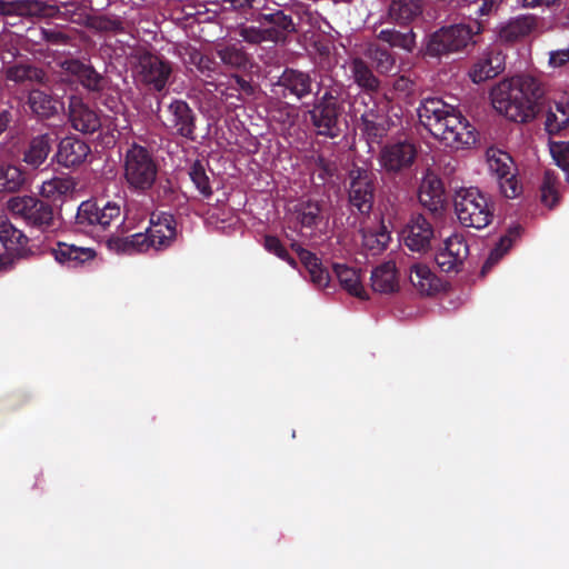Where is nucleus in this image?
<instances>
[{
	"label": "nucleus",
	"instance_id": "40",
	"mask_svg": "<svg viewBox=\"0 0 569 569\" xmlns=\"http://www.w3.org/2000/svg\"><path fill=\"white\" fill-rule=\"evenodd\" d=\"M421 13V4L418 0L393 1L389 9L390 18L398 23H407Z\"/></svg>",
	"mask_w": 569,
	"mask_h": 569
},
{
	"label": "nucleus",
	"instance_id": "21",
	"mask_svg": "<svg viewBox=\"0 0 569 569\" xmlns=\"http://www.w3.org/2000/svg\"><path fill=\"white\" fill-rule=\"evenodd\" d=\"M167 126L179 136L193 139V113L187 102L176 100L169 104Z\"/></svg>",
	"mask_w": 569,
	"mask_h": 569
},
{
	"label": "nucleus",
	"instance_id": "4",
	"mask_svg": "<svg viewBox=\"0 0 569 569\" xmlns=\"http://www.w3.org/2000/svg\"><path fill=\"white\" fill-rule=\"evenodd\" d=\"M453 207L456 216L463 227L482 229L493 218L492 203L476 187L458 189L455 193Z\"/></svg>",
	"mask_w": 569,
	"mask_h": 569
},
{
	"label": "nucleus",
	"instance_id": "1",
	"mask_svg": "<svg viewBox=\"0 0 569 569\" xmlns=\"http://www.w3.org/2000/svg\"><path fill=\"white\" fill-rule=\"evenodd\" d=\"M420 122L452 149H465L477 141L475 128L455 106L439 98H427L418 108Z\"/></svg>",
	"mask_w": 569,
	"mask_h": 569
},
{
	"label": "nucleus",
	"instance_id": "33",
	"mask_svg": "<svg viewBox=\"0 0 569 569\" xmlns=\"http://www.w3.org/2000/svg\"><path fill=\"white\" fill-rule=\"evenodd\" d=\"M51 139L47 134L33 138L23 153V161L32 167H40L51 151Z\"/></svg>",
	"mask_w": 569,
	"mask_h": 569
},
{
	"label": "nucleus",
	"instance_id": "49",
	"mask_svg": "<svg viewBox=\"0 0 569 569\" xmlns=\"http://www.w3.org/2000/svg\"><path fill=\"white\" fill-rule=\"evenodd\" d=\"M569 62V47L549 52L548 66L552 69L561 68Z\"/></svg>",
	"mask_w": 569,
	"mask_h": 569
},
{
	"label": "nucleus",
	"instance_id": "11",
	"mask_svg": "<svg viewBox=\"0 0 569 569\" xmlns=\"http://www.w3.org/2000/svg\"><path fill=\"white\" fill-rule=\"evenodd\" d=\"M134 77L142 83L161 91L171 76V63L151 52H140L137 54L134 64Z\"/></svg>",
	"mask_w": 569,
	"mask_h": 569
},
{
	"label": "nucleus",
	"instance_id": "34",
	"mask_svg": "<svg viewBox=\"0 0 569 569\" xmlns=\"http://www.w3.org/2000/svg\"><path fill=\"white\" fill-rule=\"evenodd\" d=\"M569 124V103L560 100L549 104L546 114V130L550 134H556Z\"/></svg>",
	"mask_w": 569,
	"mask_h": 569
},
{
	"label": "nucleus",
	"instance_id": "22",
	"mask_svg": "<svg viewBox=\"0 0 569 569\" xmlns=\"http://www.w3.org/2000/svg\"><path fill=\"white\" fill-rule=\"evenodd\" d=\"M51 254L61 266L78 268L96 257V251L88 247H77L64 242H58L51 248Z\"/></svg>",
	"mask_w": 569,
	"mask_h": 569
},
{
	"label": "nucleus",
	"instance_id": "20",
	"mask_svg": "<svg viewBox=\"0 0 569 569\" xmlns=\"http://www.w3.org/2000/svg\"><path fill=\"white\" fill-rule=\"evenodd\" d=\"M69 117L72 127L81 132H94L101 126L97 112L79 97L72 96L69 102Z\"/></svg>",
	"mask_w": 569,
	"mask_h": 569
},
{
	"label": "nucleus",
	"instance_id": "27",
	"mask_svg": "<svg viewBox=\"0 0 569 569\" xmlns=\"http://www.w3.org/2000/svg\"><path fill=\"white\" fill-rule=\"evenodd\" d=\"M537 22L532 16H519L503 23L498 30V38L503 42H513L530 34Z\"/></svg>",
	"mask_w": 569,
	"mask_h": 569
},
{
	"label": "nucleus",
	"instance_id": "39",
	"mask_svg": "<svg viewBox=\"0 0 569 569\" xmlns=\"http://www.w3.org/2000/svg\"><path fill=\"white\" fill-rule=\"evenodd\" d=\"M24 182L26 176L21 168L10 163H0V191H18Z\"/></svg>",
	"mask_w": 569,
	"mask_h": 569
},
{
	"label": "nucleus",
	"instance_id": "15",
	"mask_svg": "<svg viewBox=\"0 0 569 569\" xmlns=\"http://www.w3.org/2000/svg\"><path fill=\"white\" fill-rule=\"evenodd\" d=\"M469 254V247L460 233L446 238L436 253V262L445 272L458 271Z\"/></svg>",
	"mask_w": 569,
	"mask_h": 569
},
{
	"label": "nucleus",
	"instance_id": "8",
	"mask_svg": "<svg viewBox=\"0 0 569 569\" xmlns=\"http://www.w3.org/2000/svg\"><path fill=\"white\" fill-rule=\"evenodd\" d=\"M353 117L361 120V130L369 141L380 140L389 129V120L371 94L365 93L355 99L351 106Z\"/></svg>",
	"mask_w": 569,
	"mask_h": 569
},
{
	"label": "nucleus",
	"instance_id": "46",
	"mask_svg": "<svg viewBox=\"0 0 569 569\" xmlns=\"http://www.w3.org/2000/svg\"><path fill=\"white\" fill-rule=\"evenodd\" d=\"M550 152L557 166L562 170H569V142H555L550 146Z\"/></svg>",
	"mask_w": 569,
	"mask_h": 569
},
{
	"label": "nucleus",
	"instance_id": "47",
	"mask_svg": "<svg viewBox=\"0 0 569 569\" xmlns=\"http://www.w3.org/2000/svg\"><path fill=\"white\" fill-rule=\"evenodd\" d=\"M264 248L269 252L279 257L280 259L286 260L289 264H291L293 267L296 266L295 261L288 256L286 248L282 246V243L280 242V240L278 238L272 237V236H267L264 238Z\"/></svg>",
	"mask_w": 569,
	"mask_h": 569
},
{
	"label": "nucleus",
	"instance_id": "14",
	"mask_svg": "<svg viewBox=\"0 0 569 569\" xmlns=\"http://www.w3.org/2000/svg\"><path fill=\"white\" fill-rule=\"evenodd\" d=\"M349 202L360 213H368L372 208V174L365 168L355 167L349 172Z\"/></svg>",
	"mask_w": 569,
	"mask_h": 569
},
{
	"label": "nucleus",
	"instance_id": "23",
	"mask_svg": "<svg viewBox=\"0 0 569 569\" xmlns=\"http://www.w3.org/2000/svg\"><path fill=\"white\" fill-rule=\"evenodd\" d=\"M505 68V58L499 51L488 50L471 68L469 76L475 83H481L498 76Z\"/></svg>",
	"mask_w": 569,
	"mask_h": 569
},
{
	"label": "nucleus",
	"instance_id": "6",
	"mask_svg": "<svg viewBox=\"0 0 569 569\" xmlns=\"http://www.w3.org/2000/svg\"><path fill=\"white\" fill-rule=\"evenodd\" d=\"M481 29L479 22H475L472 26L459 23L441 28L430 36L427 43V53L439 57L460 51L472 41V37L479 33Z\"/></svg>",
	"mask_w": 569,
	"mask_h": 569
},
{
	"label": "nucleus",
	"instance_id": "10",
	"mask_svg": "<svg viewBox=\"0 0 569 569\" xmlns=\"http://www.w3.org/2000/svg\"><path fill=\"white\" fill-rule=\"evenodd\" d=\"M121 218V208L116 202L108 201L100 207L94 201H83L78 207L74 223L78 230L89 232L91 229L108 228Z\"/></svg>",
	"mask_w": 569,
	"mask_h": 569
},
{
	"label": "nucleus",
	"instance_id": "24",
	"mask_svg": "<svg viewBox=\"0 0 569 569\" xmlns=\"http://www.w3.org/2000/svg\"><path fill=\"white\" fill-rule=\"evenodd\" d=\"M418 197L420 203L431 211H437L442 207L445 190L443 184L437 174L428 171L423 176L419 187Z\"/></svg>",
	"mask_w": 569,
	"mask_h": 569
},
{
	"label": "nucleus",
	"instance_id": "48",
	"mask_svg": "<svg viewBox=\"0 0 569 569\" xmlns=\"http://www.w3.org/2000/svg\"><path fill=\"white\" fill-rule=\"evenodd\" d=\"M511 244L512 240L509 236L501 237L499 243L491 250L486 267L495 264L510 249Z\"/></svg>",
	"mask_w": 569,
	"mask_h": 569
},
{
	"label": "nucleus",
	"instance_id": "13",
	"mask_svg": "<svg viewBox=\"0 0 569 569\" xmlns=\"http://www.w3.org/2000/svg\"><path fill=\"white\" fill-rule=\"evenodd\" d=\"M341 106L333 91L326 92L310 111L311 120L319 134L336 137Z\"/></svg>",
	"mask_w": 569,
	"mask_h": 569
},
{
	"label": "nucleus",
	"instance_id": "25",
	"mask_svg": "<svg viewBox=\"0 0 569 569\" xmlns=\"http://www.w3.org/2000/svg\"><path fill=\"white\" fill-rule=\"evenodd\" d=\"M89 151L88 144L82 140L67 137L60 141L56 158L60 164L68 168L82 163Z\"/></svg>",
	"mask_w": 569,
	"mask_h": 569
},
{
	"label": "nucleus",
	"instance_id": "44",
	"mask_svg": "<svg viewBox=\"0 0 569 569\" xmlns=\"http://www.w3.org/2000/svg\"><path fill=\"white\" fill-rule=\"evenodd\" d=\"M541 200L549 208H552L558 201L557 177L550 171H546L543 177Z\"/></svg>",
	"mask_w": 569,
	"mask_h": 569
},
{
	"label": "nucleus",
	"instance_id": "7",
	"mask_svg": "<svg viewBox=\"0 0 569 569\" xmlns=\"http://www.w3.org/2000/svg\"><path fill=\"white\" fill-rule=\"evenodd\" d=\"M486 162L489 173L496 178L501 194L508 199L520 196L522 186L517 178V169L512 158L498 148L486 151Z\"/></svg>",
	"mask_w": 569,
	"mask_h": 569
},
{
	"label": "nucleus",
	"instance_id": "53",
	"mask_svg": "<svg viewBox=\"0 0 569 569\" xmlns=\"http://www.w3.org/2000/svg\"><path fill=\"white\" fill-rule=\"evenodd\" d=\"M10 122V114L7 111L0 113V134L6 130Z\"/></svg>",
	"mask_w": 569,
	"mask_h": 569
},
{
	"label": "nucleus",
	"instance_id": "5",
	"mask_svg": "<svg viewBox=\"0 0 569 569\" xmlns=\"http://www.w3.org/2000/svg\"><path fill=\"white\" fill-rule=\"evenodd\" d=\"M158 166L150 151L139 144H132L123 158V177L128 186L144 192L151 189L157 180Z\"/></svg>",
	"mask_w": 569,
	"mask_h": 569
},
{
	"label": "nucleus",
	"instance_id": "29",
	"mask_svg": "<svg viewBox=\"0 0 569 569\" xmlns=\"http://www.w3.org/2000/svg\"><path fill=\"white\" fill-rule=\"evenodd\" d=\"M74 188L76 182L71 177H53L42 182L39 193L50 201H58L72 193Z\"/></svg>",
	"mask_w": 569,
	"mask_h": 569
},
{
	"label": "nucleus",
	"instance_id": "26",
	"mask_svg": "<svg viewBox=\"0 0 569 569\" xmlns=\"http://www.w3.org/2000/svg\"><path fill=\"white\" fill-rule=\"evenodd\" d=\"M343 68L348 78L361 89L371 92L379 88V80L360 58H352L346 61Z\"/></svg>",
	"mask_w": 569,
	"mask_h": 569
},
{
	"label": "nucleus",
	"instance_id": "17",
	"mask_svg": "<svg viewBox=\"0 0 569 569\" xmlns=\"http://www.w3.org/2000/svg\"><path fill=\"white\" fill-rule=\"evenodd\" d=\"M401 237L411 251L423 252L430 248L433 228L422 214H413L405 226Z\"/></svg>",
	"mask_w": 569,
	"mask_h": 569
},
{
	"label": "nucleus",
	"instance_id": "52",
	"mask_svg": "<svg viewBox=\"0 0 569 569\" xmlns=\"http://www.w3.org/2000/svg\"><path fill=\"white\" fill-rule=\"evenodd\" d=\"M557 0H522L523 7H538V6H550L555 3Z\"/></svg>",
	"mask_w": 569,
	"mask_h": 569
},
{
	"label": "nucleus",
	"instance_id": "19",
	"mask_svg": "<svg viewBox=\"0 0 569 569\" xmlns=\"http://www.w3.org/2000/svg\"><path fill=\"white\" fill-rule=\"evenodd\" d=\"M60 68L64 74L74 78L86 89L91 91L102 89L103 78L92 66L77 59H68L60 62Z\"/></svg>",
	"mask_w": 569,
	"mask_h": 569
},
{
	"label": "nucleus",
	"instance_id": "57",
	"mask_svg": "<svg viewBox=\"0 0 569 569\" xmlns=\"http://www.w3.org/2000/svg\"><path fill=\"white\" fill-rule=\"evenodd\" d=\"M567 180L569 181V173L567 174Z\"/></svg>",
	"mask_w": 569,
	"mask_h": 569
},
{
	"label": "nucleus",
	"instance_id": "42",
	"mask_svg": "<svg viewBox=\"0 0 569 569\" xmlns=\"http://www.w3.org/2000/svg\"><path fill=\"white\" fill-rule=\"evenodd\" d=\"M365 54L376 64L379 72H390L395 67V58L391 53L376 43H370Z\"/></svg>",
	"mask_w": 569,
	"mask_h": 569
},
{
	"label": "nucleus",
	"instance_id": "43",
	"mask_svg": "<svg viewBox=\"0 0 569 569\" xmlns=\"http://www.w3.org/2000/svg\"><path fill=\"white\" fill-rule=\"evenodd\" d=\"M189 176L191 181L202 196L210 197L212 194L210 179L201 162L197 161L191 166Z\"/></svg>",
	"mask_w": 569,
	"mask_h": 569
},
{
	"label": "nucleus",
	"instance_id": "38",
	"mask_svg": "<svg viewBox=\"0 0 569 569\" xmlns=\"http://www.w3.org/2000/svg\"><path fill=\"white\" fill-rule=\"evenodd\" d=\"M28 104L33 113L44 118L53 116L58 110V100L39 89L29 92Z\"/></svg>",
	"mask_w": 569,
	"mask_h": 569
},
{
	"label": "nucleus",
	"instance_id": "36",
	"mask_svg": "<svg viewBox=\"0 0 569 569\" xmlns=\"http://www.w3.org/2000/svg\"><path fill=\"white\" fill-rule=\"evenodd\" d=\"M299 258L307 269L311 282L318 288H326L330 282V276L326 269L322 268L319 259L306 249L298 250Z\"/></svg>",
	"mask_w": 569,
	"mask_h": 569
},
{
	"label": "nucleus",
	"instance_id": "35",
	"mask_svg": "<svg viewBox=\"0 0 569 569\" xmlns=\"http://www.w3.org/2000/svg\"><path fill=\"white\" fill-rule=\"evenodd\" d=\"M280 86L298 99L311 92V80L309 76L296 70H286L280 78Z\"/></svg>",
	"mask_w": 569,
	"mask_h": 569
},
{
	"label": "nucleus",
	"instance_id": "28",
	"mask_svg": "<svg viewBox=\"0 0 569 569\" xmlns=\"http://www.w3.org/2000/svg\"><path fill=\"white\" fill-rule=\"evenodd\" d=\"M371 287L380 293H391L399 288V279L396 264L387 261L376 267L371 272Z\"/></svg>",
	"mask_w": 569,
	"mask_h": 569
},
{
	"label": "nucleus",
	"instance_id": "51",
	"mask_svg": "<svg viewBox=\"0 0 569 569\" xmlns=\"http://www.w3.org/2000/svg\"><path fill=\"white\" fill-rule=\"evenodd\" d=\"M13 259L9 253L0 254V274L12 268Z\"/></svg>",
	"mask_w": 569,
	"mask_h": 569
},
{
	"label": "nucleus",
	"instance_id": "2",
	"mask_svg": "<svg viewBox=\"0 0 569 569\" xmlns=\"http://www.w3.org/2000/svg\"><path fill=\"white\" fill-rule=\"evenodd\" d=\"M542 89L530 76H516L501 80L490 90L493 109L510 121L526 123L539 112Z\"/></svg>",
	"mask_w": 569,
	"mask_h": 569
},
{
	"label": "nucleus",
	"instance_id": "30",
	"mask_svg": "<svg viewBox=\"0 0 569 569\" xmlns=\"http://www.w3.org/2000/svg\"><path fill=\"white\" fill-rule=\"evenodd\" d=\"M410 282L421 295H432L439 287L438 278L426 264L417 263L410 269Z\"/></svg>",
	"mask_w": 569,
	"mask_h": 569
},
{
	"label": "nucleus",
	"instance_id": "41",
	"mask_svg": "<svg viewBox=\"0 0 569 569\" xmlns=\"http://www.w3.org/2000/svg\"><path fill=\"white\" fill-rule=\"evenodd\" d=\"M378 39L388 43L390 47L401 48L406 51H412L415 48V34L411 31L401 33L395 29H383L378 33Z\"/></svg>",
	"mask_w": 569,
	"mask_h": 569
},
{
	"label": "nucleus",
	"instance_id": "18",
	"mask_svg": "<svg viewBox=\"0 0 569 569\" xmlns=\"http://www.w3.org/2000/svg\"><path fill=\"white\" fill-rule=\"evenodd\" d=\"M416 148L410 142L390 143L381 150L379 161L387 171L397 172L410 167L416 158Z\"/></svg>",
	"mask_w": 569,
	"mask_h": 569
},
{
	"label": "nucleus",
	"instance_id": "50",
	"mask_svg": "<svg viewBox=\"0 0 569 569\" xmlns=\"http://www.w3.org/2000/svg\"><path fill=\"white\" fill-rule=\"evenodd\" d=\"M503 0H481L476 13L479 17L492 14L498 10Z\"/></svg>",
	"mask_w": 569,
	"mask_h": 569
},
{
	"label": "nucleus",
	"instance_id": "54",
	"mask_svg": "<svg viewBox=\"0 0 569 569\" xmlns=\"http://www.w3.org/2000/svg\"><path fill=\"white\" fill-rule=\"evenodd\" d=\"M408 84H409V80H407L406 78L402 77L396 81L395 86L397 89L398 88L405 89L408 87Z\"/></svg>",
	"mask_w": 569,
	"mask_h": 569
},
{
	"label": "nucleus",
	"instance_id": "45",
	"mask_svg": "<svg viewBox=\"0 0 569 569\" xmlns=\"http://www.w3.org/2000/svg\"><path fill=\"white\" fill-rule=\"evenodd\" d=\"M218 54L223 63L232 67H240L246 62L243 51L234 46L220 49Z\"/></svg>",
	"mask_w": 569,
	"mask_h": 569
},
{
	"label": "nucleus",
	"instance_id": "12",
	"mask_svg": "<svg viewBox=\"0 0 569 569\" xmlns=\"http://www.w3.org/2000/svg\"><path fill=\"white\" fill-rule=\"evenodd\" d=\"M7 210L31 226H48L52 220L51 208L32 196H14L8 199Z\"/></svg>",
	"mask_w": 569,
	"mask_h": 569
},
{
	"label": "nucleus",
	"instance_id": "37",
	"mask_svg": "<svg viewBox=\"0 0 569 569\" xmlns=\"http://www.w3.org/2000/svg\"><path fill=\"white\" fill-rule=\"evenodd\" d=\"M7 78L18 83H41L48 80L46 72L30 64H14L7 69Z\"/></svg>",
	"mask_w": 569,
	"mask_h": 569
},
{
	"label": "nucleus",
	"instance_id": "56",
	"mask_svg": "<svg viewBox=\"0 0 569 569\" xmlns=\"http://www.w3.org/2000/svg\"><path fill=\"white\" fill-rule=\"evenodd\" d=\"M240 4H248V6H251V0H239Z\"/></svg>",
	"mask_w": 569,
	"mask_h": 569
},
{
	"label": "nucleus",
	"instance_id": "16",
	"mask_svg": "<svg viewBox=\"0 0 569 569\" xmlns=\"http://www.w3.org/2000/svg\"><path fill=\"white\" fill-rule=\"evenodd\" d=\"M289 218L302 236H310L323 220L319 202L311 199L300 200L289 208Z\"/></svg>",
	"mask_w": 569,
	"mask_h": 569
},
{
	"label": "nucleus",
	"instance_id": "9",
	"mask_svg": "<svg viewBox=\"0 0 569 569\" xmlns=\"http://www.w3.org/2000/svg\"><path fill=\"white\" fill-rule=\"evenodd\" d=\"M293 23L290 17L281 11L263 16L259 20V26L243 27L240 36L243 40L251 43L262 41L277 42L284 38L287 32L293 31Z\"/></svg>",
	"mask_w": 569,
	"mask_h": 569
},
{
	"label": "nucleus",
	"instance_id": "55",
	"mask_svg": "<svg viewBox=\"0 0 569 569\" xmlns=\"http://www.w3.org/2000/svg\"><path fill=\"white\" fill-rule=\"evenodd\" d=\"M12 4L8 6L4 1H0V11L2 13H10Z\"/></svg>",
	"mask_w": 569,
	"mask_h": 569
},
{
	"label": "nucleus",
	"instance_id": "31",
	"mask_svg": "<svg viewBox=\"0 0 569 569\" xmlns=\"http://www.w3.org/2000/svg\"><path fill=\"white\" fill-rule=\"evenodd\" d=\"M333 270L341 287L346 291L358 298H366V290L358 270L340 263H336Z\"/></svg>",
	"mask_w": 569,
	"mask_h": 569
},
{
	"label": "nucleus",
	"instance_id": "3",
	"mask_svg": "<svg viewBox=\"0 0 569 569\" xmlns=\"http://www.w3.org/2000/svg\"><path fill=\"white\" fill-rule=\"evenodd\" d=\"M176 236L173 217L166 212L153 213L146 232H138L126 238L112 237L108 240V247L117 253H142L150 249L162 250L170 247Z\"/></svg>",
	"mask_w": 569,
	"mask_h": 569
},
{
	"label": "nucleus",
	"instance_id": "32",
	"mask_svg": "<svg viewBox=\"0 0 569 569\" xmlns=\"http://www.w3.org/2000/svg\"><path fill=\"white\" fill-rule=\"evenodd\" d=\"M390 239V232L382 221H379L377 226L366 228L362 231V244L372 254L383 251Z\"/></svg>",
	"mask_w": 569,
	"mask_h": 569
}]
</instances>
